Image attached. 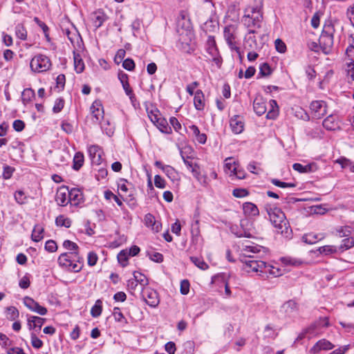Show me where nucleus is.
I'll return each instance as SVG.
<instances>
[{
    "instance_id": "obj_1",
    "label": "nucleus",
    "mask_w": 354,
    "mask_h": 354,
    "mask_svg": "<svg viewBox=\"0 0 354 354\" xmlns=\"http://www.w3.org/2000/svg\"><path fill=\"white\" fill-rule=\"evenodd\" d=\"M32 71L38 73L47 71L51 66L50 59L42 54L35 55L30 64Z\"/></svg>"
},
{
    "instance_id": "obj_2",
    "label": "nucleus",
    "mask_w": 354,
    "mask_h": 354,
    "mask_svg": "<svg viewBox=\"0 0 354 354\" xmlns=\"http://www.w3.org/2000/svg\"><path fill=\"white\" fill-rule=\"evenodd\" d=\"M91 119L93 124H100L102 129L105 128V124L102 122L104 116V108L100 100H95L91 108Z\"/></svg>"
},
{
    "instance_id": "obj_3",
    "label": "nucleus",
    "mask_w": 354,
    "mask_h": 354,
    "mask_svg": "<svg viewBox=\"0 0 354 354\" xmlns=\"http://www.w3.org/2000/svg\"><path fill=\"white\" fill-rule=\"evenodd\" d=\"M279 220L274 221V226L276 228V231L278 234H281L283 237L289 239L292 235V230L289 225L288 221L286 218L285 214L283 212H279Z\"/></svg>"
},
{
    "instance_id": "obj_4",
    "label": "nucleus",
    "mask_w": 354,
    "mask_h": 354,
    "mask_svg": "<svg viewBox=\"0 0 354 354\" xmlns=\"http://www.w3.org/2000/svg\"><path fill=\"white\" fill-rule=\"evenodd\" d=\"M237 26L228 25L224 28V38L231 50L240 53V48L236 45Z\"/></svg>"
},
{
    "instance_id": "obj_5",
    "label": "nucleus",
    "mask_w": 354,
    "mask_h": 354,
    "mask_svg": "<svg viewBox=\"0 0 354 354\" xmlns=\"http://www.w3.org/2000/svg\"><path fill=\"white\" fill-rule=\"evenodd\" d=\"M329 326L328 317H321L318 320L311 324L306 328V333H308V339L317 336L323 333V329Z\"/></svg>"
},
{
    "instance_id": "obj_6",
    "label": "nucleus",
    "mask_w": 354,
    "mask_h": 354,
    "mask_svg": "<svg viewBox=\"0 0 354 354\" xmlns=\"http://www.w3.org/2000/svg\"><path fill=\"white\" fill-rule=\"evenodd\" d=\"M262 18L261 13L253 8L251 15L248 14L243 16L242 22L248 28L254 27L259 28H261Z\"/></svg>"
},
{
    "instance_id": "obj_7",
    "label": "nucleus",
    "mask_w": 354,
    "mask_h": 354,
    "mask_svg": "<svg viewBox=\"0 0 354 354\" xmlns=\"http://www.w3.org/2000/svg\"><path fill=\"white\" fill-rule=\"evenodd\" d=\"M141 295L143 300L151 307H156L160 302L158 292L150 287H144Z\"/></svg>"
},
{
    "instance_id": "obj_8",
    "label": "nucleus",
    "mask_w": 354,
    "mask_h": 354,
    "mask_svg": "<svg viewBox=\"0 0 354 354\" xmlns=\"http://www.w3.org/2000/svg\"><path fill=\"white\" fill-rule=\"evenodd\" d=\"M239 260L243 263V269L247 272L257 271L259 260L254 255L243 253V257L240 256Z\"/></svg>"
},
{
    "instance_id": "obj_9",
    "label": "nucleus",
    "mask_w": 354,
    "mask_h": 354,
    "mask_svg": "<svg viewBox=\"0 0 354 354\" xmlns=\"http://www.w3.org/2000/svg\"><path fill=\"white\" fill-rule=\"evenodd\" d=\"M326 103L322 100H316L311 102L310 109L314 118H321L327 113Z\"/></svg>"
},
{
    "instance_id": "obj_10",
    "label": "nucleus",
    "mask_w": 354,
    "mask_h": 354,
    "mask_svg": "<svg viewBox=\"0 0 354 354\" xmlns=\"http://www.w3.org/2000/svg\"><path fill=\"white\" fill-rule=\"evenodd\" d=\"M89 158L93 165L99 166L102 162V149L97 145H91L88 149Z\"/></svg>"
},
{
    "instance_id": "obj_11",
    "label": "nucleus",
    "mask_w": 354,
    "mask_h": 354,
    "mask_svg": "<svg viewBox=\"0 0 354 354\" xmlns=\"http://www.w3.org/2000/svg\"><path fill=\"white\" fill-rule=\"evenodd\" d=\"M24 304L28 309L40 315H45L48 312L45 307L40 306L38 302L30 297L26 296L24 298Z\"/></svg>"
},
{
    "instance_id": "obj_12",
    "label": "nucleus",
    "mask_w": 354,
    "mask_h": 354,
    "mask_svg": "<svg viewBox=\"0 0 354 354\" xmlns=\"http://www.w3.org/2000/svg\"><path fill=\"white\" fill-rule=\"evenodd\" d=\"M334 348V345L326 339L319 340L309 351L310 354H317L321 351H328Z\"/></svg>"
},
{
    "instance_id": "obj_13",
    "label": "nucleus",
    "mask_w": 354,
    "mask_h": 354,
    "mask_svg": "<svg viewBox=\"0 0 354 354\" xmlns=\"http://www.w3.org/2000/svg\"><path fill=\"white\" fill-rule=\"evenodd\" d=\"M322 125L328 131H335L340 129L338 116L335 115H328L324 120Z\"/></svg>"
},
{
    "instance_id": "obj_14",
    "label": "nucleus",
    "mask_w": 354,
    "mask_h": 354,
    "mask_svg": "<svg viewBox=\"0 0 354 354\" xmlns=\"http://www.w3.org/2000/svg\"><path fill=\"white\" fill-rule=\"evenodd\" d=\"M55 201L60 206H66L69 202V190L67 187L59 188L55 196Z\"/></svg>"
},
{
    "instance_id": "obj_15",
    "label": "nucleus",
    "mask_w": 354,
    "mask_h": 354,
    "mask_svg": "<svg viewBox=\"0 0 354 354\" xmlns=\"http://www.w3.org/2000/svg\"><path fill=\"white\" fill-rule=\"evenodd\" d=\"M230 125L232 131L236 134L241 133L244 129V122L239 115H235L231 118Z\"/></svg>"
},
{
    "instance_id": "obj_16",
    "label": "nucleus",
    "mask_w": 354,
    "mask_h": 354,
    "mask_svg": "<svg viewBox=\"0 0 354 354\" xmlns=\"http://www.w3.org/2000/svg\"><path fill=\"white\" fill-rule=\"evenodd\" d=\"M77 258L74 257L73 254L69 252H64L59 255L57 261L59 265L63 268L71 267L72 261H75Z\"/></svg>"
},
{
    "instance_id": "obj_17",
    "label": "nucleus",
    "mask_w": 354,
    "mask_h": 354,
    "mask_svg": "<svg viewBox=\"0 0 354 354\" xmlns=\"http://www.w3.org/2000/svg\"><path fill=\"white\" fill-rule=\"evenodd\" d=\"M192 174L201 185L205 187L208 185L207 176L206 174H201V168L198 163H194V168L192 169Z\"/></svg>"
},
{
    "instance_id": "obj_18",
    "label": "nucleus",
    "mask_w": 354,
    "mask_h": 354,
    "mask_svg": "<svg viewBox=\"0 0 354 354\" xmlns=\"http://www.w3.org/2000/svg\"><path fill=\"white\" fill-rule=\"evenodd\" d=\"M297 309V302L293 299H290L281 306L280 311L286 315L290 316L295 313Z\"/></svg>"
},
{
    "instance_id": "obj_19",
    "label": "nucleus",
    "mask_w": 354,
    "mask_h": 354,
    "mask_svg": "<svg viewBox=\"0 0 354 354\" xmlns=\"http://www.w3.org/2000/svg\"><path fill=\"white\" fill-rule=\"evenodd\" d=\"M253 109L258 115H262L266 112V102L262 97H256L253 102Z\"/></svg>"
},
{
    "instance_id": "obj_20",
    "label": "nucleus",
    "mask_w": 354,
    "mask_h": 354,
    "mask_svg": "<svg viewBox=\"0 0 354 354\" xmlns=\"http://www.w3.org/2000/svg\"><path fill=\"white\" fill-rule=\"evenodd\" d=\"M63 247L66 250L72 251L70 253L74 254V257L77 258V262H80V260L82 261H83L82 258H80L79 257V252H78L79 247L75 243H74L70 240H66L63 243Z\"/></svg>"
},
{
    "instance_id": "obj_21",
    "label": "nucleus",
    "mask_w": 354,
    "mask_h": 354,
    "mask_svg": "<svg viewBox=\"0 0 354 354\" xmlns=\"http://www.w3.org/2000/svg\"><path fill=\"white\" fill-rule=\"evenodd\" d=\"M46 319L37 316H30L28 318V325L30 330L38 328L40 329L44 324Z\"/></svg>"
},
{
    "instance_id": "obj_22",
    "label": "nucleus",
    "mask_w": 354,
    "mask_h": 354,
    "mask_svg": "<svg viewBox=\"0 0 354 354\" xmlns=\"http://www.w3.org/2000/svg\"><path fill=\"white\" fill-rule=\"evenodd\" d=\"M243 210L246 216H257L259 214L257 206L250 202H246L243 204Z\"/></svg>"
},
{
    "instance_id": "obj_23",
    "label": "nucleus",
    "mask_w": 354,
    "mask_h": 354,
    "mask_svg": "<svg viewBox=\"0 0 354 354\" xmlns=\"http://www.w3.org/2000/svg\"><path fill=\"white\" fill-rule=\"evenodd\" d=\"M319 45L324 53L327 54L333 45V37H325L320 36L319 39Z\"/></svg>"
},
{
    "instance_id": "obj_24",
    "label": "nucleus",
    "mask_w": 354,
    "mask_h": 354,
    "mask_svg": "<svg viewBox=\"0 0 354 354\" xmlns=\"http://www.w3.org/2000/svg\"><path fill=\"white\" fill-rule=\"evenodd\" d=\"M265 250V248L261 245H254V244L246 245H244L243 248H242L241 254H240V256L243 257V253H246L248 254H251V253L258 254L261 250Z\"/></svg>"
},
{
    "instance_id": "obj_25",
    "label": "nucleus",
    "mask_w": 354,
    "mask_h": 354,
    "mask_svg": "<svg viewBox=\"0 0 354 354\" xmlns=\"http://www.w3.org/2000/svg\"><path fill=\"white\" fill-rule=\"evenodd\" d=\"M194 106L197 110H203L205 106L204 95L201 90H197L194 98Z\"/></svg>"
},
{
    "instance_id": "obj_26",
    "label": "nucleus",
    "mask_w": 354,
    "mask_h": 354,
    "mask_svg": "<svg viewBox=\"0 0 354 354\" xmlns=\"http://www.w3.org/2000/svg\"><path fill=\"white\" fill-rule=\"evenodd\" d=\"M292 168L297 171L299 173H309L314 171L316 169V165L314 163L308 164L306 165H303L300 163H295L292 165Z\"/></svg>"
},
{
    "instance_id": "obj_27",
    "label": "nucleus",
    "mask_w": 354,
    "mask_h": 354,
    "mask_svg": "<svg viewBox=\"0 0 354 354\" xmlns=\"http://www.w3.org/2000/svg\"><path fill=\"white\" fill-rule=\"evenodd\" d=\"M324 238L322 234L308 233L302 236V241L308 244L312 245Z\"/></svg>"
},
{
    "instance_id": "obj_28",
    "label": "nucleus",
    "mask_w": 354,
    "mask_h": 354,
    "mask_svg": "<svg viewBox=\"0 0 354 354\" xmlns=\"http://www.w3.org/2000/svg\"><path fill=\"white\" fill-rule=\"evenodd\" d=\"M266 268H264L263 272L259 275L262 277H268V274L272 275L274 277H278L281 275V270L279 268H276L274 266L266 263Z\"/></svg>"
},
{
    "instance_id": "obj_29",
    "label": "nucleus",
    "mask_w": 354,
    "mask_h": 354,
    "mask_svg": "<svg viewBox=\"0 0 354 354\" xmlns=\"http://www.w3.org/2000/svg\"><path fill=\"white\" fill-rule=\"evenodd\" d=\"M269 103L270 109L267 113L266 118L268 119L274 120L279 114V107L277 101L274 100H270Z\"/></svg>"
},
{
    "instance_id": "obj_30",
    "label": "nucleus",
    "mask_w": 354,
    "mask_h": 354,
    "mask_svg": "<svg viewBox=\"0 0 354 354\" xmlns=\"http://www.w3.org/2000/svg\"><path fill=\"white\" fill-rule=\"evenodd\" d=\"M84 162V156L83 153L80 151L75 153L73 161V169L75 171L80 170V169L83 166Z\"/></svg>"
},
{
    "instance_id": "obj_31",
    "label": "nucleus",
    "mask_w": 354,
    "mask_h": 354,
    "mask_svg": "<svg viewBox=\"0 0 354 354\" xmlns=\"http://www.w3.org/2000/svg\"><path fill=\"white\" fill-rule=\"evenodd\" d=\"M74 67L77 73H81L84 69V64L81 57V55L74 52Z\"/></svg>"
},
{
    "instance_id": "obj_32",
    "label": "nucleus",
    "mask_w": 354,
    "mask_h": 354,
    "mask_svg": "<svg viewBox=\"0 0 354 354\" xmlns=\"http://www.w3.org/2000/svg\"><path fill=\"white\" fill-rule=\"evenodd\" d=\"M133 275V279L136 282H138V284L143 286V288L148 287L147 286L149 284V280L144 274L138 271H134Z\"/></svg>"
},
{
    "instance_id": "obj_33",
    "label": "nucleus",
    "mask_w": 354,
    "mask_h": 354,
    "mask_svg": "<svg viewBox=\"0 0 354 354\" xmlns=\"http://www.w3.org/2000/svg\"><path fill=\"white\" fill-rule=\"evenodd\" d=\"M43 233H44V228L39 225H36L34 227L32 234H31L32 240L35 242H39L44 237Z\"/></svg>"
},
{
    "instance_id": "obj_34",
    "label": "nucleus",
    "mask_w": 354,
    "mask_h": 354,
    "mask_svg": "<svg viewBox=\"0 0 354 354\" xmlns=\"http://www.w3.org/2000/svg\"><path fill=\"white\" fill-rule=\"evenodd\" d=\"M155 125L164 133L169 134L171 132V128L169 126L167 121L163 118H160Z\"/></svg>"
},
{
    "instance_id": "obj_35",
    "label": "nucleus",
    "mask_w": 354,
    "mask_h": 354,
    "mask_svg": "<svg viewBox=\"0 0 354 354\" xmlns=\"http://www.w3.org/2000/svg\"><path fill=\"white\" fill-rule=\"evenodd\" d=\"M82 199V193L79 189H73L69 191V201H73L75 205H77Z\"/></svg>"
},
{
    "instance_id": "obj_36",
    "label": "nucleus",
    "mask_w": 354,
    "mask_h": 354,
    "mask_svg": "<svg viewBox=\"0 0 354 354\" xmlns=\"http://www.w3.org/2000/svg\"><path fill=\"white\" fill-rule=\"evenodd\" d=\"M55 224L58 227L68 228L71 225V220L64 215H59L55 219Z\"/></svg>"
},
{
    "instance_id": "obj_37",
    "label": "nucleus",
    "mask_w": 354,
    "mask_h": 354,
    "mask_svg": "<svg viewBox=\"0 0 354 354\" xmlns=\"http://www.w3.org/2000/svg\"><path fill=\"white\" fill-rule=\"evenodd\" d=\"M102 312V301L97 299L91 309V315L93 317H98Z\"/></svg>"
},
{
    "instance_id": "obj_38",
    "label": "nucleus",
    "mask_w": 354,
    "mask_h": 354,
    "mask_svg": "<svg viewBox=\"0 0 354 354\" xmlns=\"http://www.w3.org/2000/svg\"><path fill=\"white\" fill-rule=\"evenodd\" d=\"M15 34L16 36L21 40L25 41L27 39V30L22 24H18L16 26Z\"/></svg>"
},
{
    "instance_id": "obj_39",
    "label": "nucleus",
    "mask_w": 354,
    "mask_h": 354,
    "mask_svg": "<svg viewBox=\"0 0 354 354\" xmlns=\"http://www.w3.org/2000/svg\"><path fill=\"white\" fill-rule=\"evenodd\" d=\"M35 91L32 88H25L21 93L22 102L26 104L31 101L32 98L35 97Z\"/></svg>"
},
{
    "instance_id": "obj_40",
    "label": "nucleus",
    "mask_w": 354,
    "mask_h": 354,
    "mask_svg": "<svg viewBox=\"0 0 354 354\" xmlns=\"http://www.w3.org/2000/svg\"><path fill=\"white\" fill-rule=\"evenodd\" d=\"M230 232L234 234L236 237H246L252 238L253 236L252 234H247L245 232L241 233L240 226L237 225H232L230 227Z\"/></svg>"
},
{
    "instance_id": "obj_41",
    "label": "nucleus",
    "mask_w": 354,
    "mask_h": 354,
    "mask_svg": "<svg viewBox=\"0 0 354 354\" xmlns=\"http://www.w3.org/2000/svg\"><path fill=\"white\" fill-rule=\"evenodd\" d=\"M272 69L268 63L264 62L260 64L259 75L261 77H268L272 74Z\"/></svg>"
},
{
    "instance_id": "obj_42",
    "label": "nucleus",
    "mask_w": 354,
    "mask_h": 354,
    "mask_svg": "<svg viewBox=\"0 0 354 354\" xmlns=\"http://www.w3.org/2000/svg\"><path fill=\"white\" fill-rule=\"evenodd\" d=\"M190 260L196 266L201 270H205L209 268L208 265L201 258L197 257H191Z\"/></svg>"
},
{
    "instance_id": "obj_43",
    "label": "nucleus",
    "mask_w": 354,
    "mask_h": 354,
    "mask_svg": "<svg viewBox=\"0 0 354 354\" xmlns=\"http://www.w3.org/2000/svg\"><path fill=\"white\" fill-rule=\"evenodd\" d=\"M252 223L248 219H242L240 221L241 233L246 232L247 234H252Z\"/></svg>"
},
{
    "instance_id": "obj_44",
    "label": "nucleus",
    "mask_w": 354,
    "mask_h": 354,
    "mask_svg": "<svg viewBox=\"0 0 354 354\" xmlns=\"http://www.w3.org/2000/svg\"><path fill=\"white\" fill-rule=\"evenodd\" d=\"M354 246V238H347L342 241V243L339 247V250L344 251Z\"/></svg>"
},
{
    "instance_id": "obj_45",
    "label": "nucleus",
    "mask_w": 354,
    "mask_h": 354,
    "mask_svg": "<svg viewBox=\"0 0 354 354\" xmlns=\"http://www.w3.org/2000/svg\"><path fill=\"white\" fill-rule=\"evenodd\" d=\"M335 32V28L333 25L331 24H326L324 26L323 30L320 36H324L325 37H333Z\"/></svg>"
},
{
    "instance_id": "obj_46",
    "label": "nucleus",
    "mask_w": 354,
    "mask_h": 354,
    "mask_svg": "<svg viewBox=\"0 0 354 354\" xmlns=\"http://www.w3.org/2000/svg\"><path fill=\"white\" fill-rule=\"evenodd\" d=\"M194 221L192 224L191 227V233L192 236L197 237L200 234V227H199V220L198 219V216H194Z\"/></svg>"
},
{
    "instance_id": "obj_47",
    "label": "nucleus",
    "mask_w": 354,
    "mask_h": 354,
    "mask_svg": "<svg viewBox=\"0 0 354 354\" xmlns=\"http://www.w3.org/2000/svg\"><path fill=\"white\" fill-rule=\"evenodd\" d=\"M270 182L275 186L279 187L281 188H293L296 187V184L293 183H285L281 182L277 178H272Z\"/></svg>"
},
{
    "instance_id": "obj_48",
    "label": "nucleus",
    "mask_w": 354,
    "mask_h": 354,
    "mask_svg": "<svg viewBox=\"0 0 354 354\" xmlns=\"http://www.w3.org/2000/svg\"><path fill=\"white\" fill-rule=\"evenodd\" d=\"M15 199L20 205L27 203V196L22 190H18L15 193Z\"/></svg>"
},
{
    "instance_id": "obj_49",
    "label": "nucleus",
    "mask_w": 354,
    "mask_h": 354,
    "mask_svg": "<svg viewBox=\"0 0 354 354\" xmlns=\"http://www.w3.org/2000/svg\"><path fill=\"white\" fill-rule=\"evenodd\" d=\"M129 257L127 250L120 251L118 254V262L122 267H125L127 265Z\"/></svg>"
},
{
    "instance_id": "obj_50",
    "label": "nucleus",
    "mask_w": 354,
    "mask_h": 354,
    "mask_svg": "<svg viewBox=\"0 0 354 354\" xmlns=\"http://www.w3.org/2000/svg\"><path fill=\"white\" fill-rule=\"evenodd\" d=\"M106 19V15L103 12H97L95 13V19H94V24L95 26L98 28H100L104 21Z\"/></svg>"
},
{
    "instance_id": "obj_51",
    "label": "nucleus",
    "mask_w": 354,
    "mask_h": 354,
    "mask_svg": "<svg viewBox=\"0 0 354 354\" xmlns=\"http://www.w3.org/2000/svg\"><path fill=\"white\" fill-rule=\"evenodd\" d=\"M281 260L287 266H299L302 263L301 260L292 257H283Z\"/></svg>"
},
{
    "instance_id": "obj_52",
    "label": "nucleus",
    "mask_w": 354,
    "mask_h": 354,
    "mask_svg": "<svg viewBox=\"0 0 354 354\" xmlns=\"http://www.w3.org/2000/svg\"><path fill=\"white\" fill-rule=\"evenodd\" d=\"M339 237H345L351 234V227L349 226L339 227L336 230Z\"/></svg>"
},
{
    "instance_id": "obj_53",
    "label": "nucleus",
    "mask_w": 354,
    "mask_h": 354,
    "mask_svg": "<svg viewBox=\"0 0 354 354\" xmlns=\"http://www.w3.org/2000/svg\"><path fill=\"white\" fill-rule=\"evenodd\" d=\"M30 285V274L26 273L19 281V286L22 289H27Z\"/></svg>"
},
{
    "instance_id": "obj_54",
    "label": "nucleus",
    "mask_w": 354,
    "mask_h": 354,
    "mask_svg": "<svg viewBox=\"0 0 354 354\" xmlns=\"http://www.w3.org/2000/svg\"><path fill=\"white\" fill-rule=\"evenodd\" d=\"M320 253H324L325 254H333L337 252V249L335 246L333 245H324L319 248Z\"/></svg>"
},
{
    "instance_id": "obj_55",
    "label": "nucleus",
    "mask_w": 354,
    "mask_h": 354,
    "mask_svg": "<svg viewBox=\"0 0 354 354\" xmlns=\"http://www.w3.org/2000/svg\"><path fill=\"white\" fill-rule=\"evenodd\" d=\"M64 106V100L62 98H57L53 108V111L55 113L60 112Z\"/></svg>"
},
{
    "instance_id": "obj_56",
    "label": "nucleus",
    "mask_w": 354,
    "mask_h": 354,
    "mask_svg": "<svg viewBox=\"0 0 354 354\" xmlns=\"http://www.w3.org/2000/svg\"><path fill=\"white\" fill-rule=\"evenodd\" d=\"M232 194L236 198H243L249 194V192L246 189L236 188L233 190Z\"/></svg>"
},
{
    "instance_id": "obj_57",
    "label": "nucleus",
    "mask_w": 354,
    "mask_h": 354,
    "mask_svg": "<svg viewBox=\"0 0 354 354\" xmlns=\"http://www.w3.org/2000/svg\"><path fill=\"white\" fill-rule=\"evenodd\" d=\"M8 317L10 320H15L19 317V311L14 306H10L7 308Z\"/></svg>"
},
{
    "instance_id": "obj_58",
    "label": "nucleus",
    "mask_w": 354,
    "mask_h": 354,
    "mask_svg": "<svg viewBox=\"0 0 354 354\" xmlns=\"http://www.w3.org/2000/svg\"><path fill=\"white\" fill-rule=\"evenodd\" d=\"M113 317L115 318V320L118 322H121L123 320L124 322H127L125 317H124L123 314L120 311V308L115 307L113 308Z\"/></svg>"
},
{
    "instance_id": "obj_59",
    "label": "nucleus",
    "mask_w": 354,
    "mask_h": 354,
    "mask_svg": "<svg viewBox=\"0 0 354 354\" xmlns=\"http://www.w3.org/2000/svg\"><path fill=\"white\" fill-rule=\"evenodd\" d=\"M122 66L124 69L132 71L135 68L134 61L131 58H127L123 61Z\"/></svg>"
},
{
    "instance_id": "obj_60",
    "label": "nucleus",
    "mask_w": 354,
    "mask_h": 354,
    "mask_svg": "<svg viewBox=\"0 0 354 354\" xmlns=\"http://www.w3.org/2000/svg\"><path fill=\"white\" fill-rule=\"evenodd\" d=\"M15 169L9 165H5L3 167V178L6 180L10 179L12 176Z\"/></svg>"
},
{
    "instance_id": "obj_61",
    "label": "nucleus",
    "mask_w": 354,
    "mask_h": 354,
    "mask_svg": "<svg viewBox=\"0 0 354 354\" xmlns=\"http://www.w3.org/2000/svg\"><path fill=\"white\" fill-rule=\"evenodd\" d=\"M31 344L37 349L41 348L43 346V342L35 333L31 334Z\"/></svg>"
},
{
    "instance_id": "obj_62",
    "label": "nucleus",
    "mask_w": 354,
    "mask_h": 354,
    "mask_svg": "<svg viewBox=\"0 0 354 354\" xmlns=\"http://www.w3.org/2000/svg\"><path fill=\"white\" fill-rule=\"evenodd\" d=\"M45 250L49 252H54L57 250V245L55 241L48 240L45 243Z\"/></svg>"
},
{
    "instance_id": "obj_63",
    "label": "nucleus",
    "mask_w": 354,
    "mask_h": 354,
    "mask_svg": "<svg viewBox=\"0 0 354 354\" xmlns=\"http://www.w3.org/2000/svg\"><path fill=\"white\" fill-rule=\"evenodd\" d=\"M98 257L95 252H90L88 254L87 260L89 266H93L97 263Z\"/></svg>"
},
{
    "instance_id": "obj_64",
    "label": "nucleus",
    "mask_w": 354,
    "mask_h": 354,
    "mask_svg": "<svg viewBox=\"0 0 354 354\" xmlns=\"http://www.w3.org/2000/svg\"><path fill=\"white\" fill-rule=\"evenodd\" d=\"M61 127L62 129L67 134H71L73 132L74 129L73 124L66 120H64L62 122Z\"/></svg>"
}]
</instances>
